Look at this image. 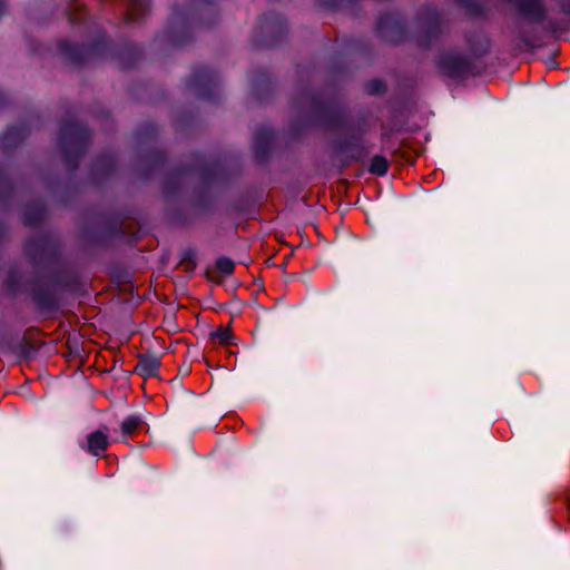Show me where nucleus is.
Returning a JSON list of instances; mask_svg holds the SVG:
<instances>
[{
  "label": "nucleus",
  "mask_w": 570,
  "mask_h": 570,
  "mask_svg": "<svg viewBox=\"0 0 570 570\" xmlns=\"http://www.w3.org/2000/svg\"><path fill=\"white\" fill-rule=\"evenodd\" d=\"M7 286L10 288H16L19 284V279L14 273H10L7 277Z\"/></svg>",
  "instance_id": "obj_41"
},
{
  "label": "nucleus",
  "mask_w": 570,
  "mask_h": 570,
  "mask_svg": "<svg viewBox=\"0 0 570 570\" xmlns=\"http://www.w3.org/2000/svg\"><path fill=\"white\" fill-rule=\"evenodd\" d=\"M293 107L297 111H304L308 107L305 118L296 117L288 126V136L294 141H301L305 132L313 127L327 130L346 127L344 107L324 100L320 94L309 89H303L293 98Z\"/></svg>",
  "instance_id": "obj_4"
},
{
  "label": "nucleus",
  "mask_w": 570,
  "mask_h": 570,
  "mask_svg": "<svg viewBox=\"0 0 570 570\" xmlns=\"http://www.w3.org/2000/svg\"><path fill=\"white\" fill-rule=\"evenodd\" d=\"M4 225L2 223H0V240L2 239L3 235H4Z\"/></svg>",
  "instance_id": "obj_44"
},
{
  "label": "nucleus",
  "mask_w": 570,
  "mask_h": 570,
  "mask_svg": "<svg viewBox=\"0 0 570 570\" xmlns=\"http://www.w3.org/2000/svg\"><path fill=\"white\" fill-rule=\"evenodd\" d=\"M434 66L443 77L453 80H465L476 75L472 59L456 51H442L434 58Z\"/></svg>",
  "instance_id": "obj_13"
},
{
  "label": "nucleus",
  "mask_w": 570,
  "mask_h": 570,
  "mask_svg": "<svg viewBox=\"0 0 570 570\" xmlns=\"http://www.w3.org/2000/svg\"><path fill=\"white\" fill-rule=\"evenodd\" d=\"M31 51H32L33 53H36V52L38 51L37 47H36V46H32V47H31Z\"/></svg>",
  "instance_id": "obj_46"
},
{
  "label": "nucleus",
  "mask_w": 570,
  "mask_h": 570,
  "mask_svg": "<svg viewBox=\"0 0 570 570\" xmlns=\"http://www.w3.org/2000/svg\"><path fill=\"white\" fill-rule=\"evenodd\" d=\"M508 4L512 6L515 11L523 18H525L532 24H542L543 31L551 36L564 31L560 22L554 19L548 18V10L542 0H503Z\"/></svg>",
  "instance_id": "obj_14"
},
{
  "label": "nucleus",
  "mask_w": 570,
  "mask_h": 570,
  "mask_svg": "<svg viewBox=\"0 0 570 570\" xmlns=\"http://www.w3.org/2000/svg\"><path fill=\"white\" fill-rule=\"evenodd\" d=\"M560 12L570 17V0H557Z\"/></svg>",
  "instance_id": "obj_40"
},
{
  "label": "nucleus",
  "mask_w": 570,
  "mask_h": 570,
  "mask_svg": "<svg viewBox=\"0 0 570 570\" xmlns=\"http://www.w3.org/2000/svg\"><path fill=\"white\" fill-rule=\"evenodd\" d=\"M117 168L116 157L109 153L98 155L91 165L89 180L94 186L104 184Z\"/></svg>",
  "instance_id": "obj_19"
},
{
  "label": "nucleus",
  "mask_w": 570,
  "mask_h": 570,
  "mask_svg": "<svg viewBox=\"0 0 570 570\" xmlns=\"http://www.w3.org/2000/svg\"><path fill=\"white\" fill-rule=\"evenodd\" d=\"M145 421L140 414H129L120 423L122 435L132 436L145 425Z\"/></svg>",
  "instance_id": "obj_31"
},
{
  "label": "nucleus",
  "mask_w": 570,
  "mask_h": 570,
  "mask_svg": "<svg viewBox=\"0 0 570 570\" xmlns=\"http://www.w3.org/2000/svg\"><path fill=\"white\" fill-rule=\"evenodd\" d=\"M366 129L364 124L358 121L355 126L350 128L347 135L332 140L331 149L333 154L342 158L344 167L352 163L363 164L368 155L370 149L364 140Z\"/></svg>",
  "instance_id": "obj_8"
},
{
  "label": "nucleus",
  "mask_w": 570,
  "mask_h": 570,
  "mask_svg": "<svg viewBox=\"0 0 570 570\" xmlns=\"http://www.w3.org/2000/svg\"><path fill=\"white\" fill-rule=\"evenodd\" d=\"M364 89L371 97H382L387 91V85L381 78H373L365 83Z\"/></svg>",
  "instance_id": "obj_35"
},
{
  "label": "nucleus",
  "mask_w": 570,
  "mask_h": 570,
  "mask_svg": "<svg viewBox=\"0 0 570 570\" xmlns=\"http://www.w3.org/2000/svg\"><path fill=\"white\" fill-rule=\"evenodd\" d=\"M14 193V184L8 174L6 166L0 161V205L4 209L11 206Z\"/></svg>",
  "instance_id": "obj_26"
},
{
  "label": "nucleus",
  "mask_w": 570,
  "mask_h": 570,
  "mask_svg": "<svg viewBox=\"0 0 570 570\" xmlns=\"http://www.w3.org/2000/svg\"><path fill=\"white\" fill-rule=\"evenodd\" d=\"M463 8L469 17L481 18L485 14L487 8L482 0H454Z\"/></svg>",
  "instance_id": "obj_32"
},
{
  "label": "nucleus",
  "mask_w": 570,
  "mask_h": 570,
  "mask_svg": "<svg viewBox=\"0 0 570 570\" xmlns=\"http://www.w3.org/2000/svg\"><path fill=\"white\" fill-rule=\"evenodd\" d=\"M183 125H184V120H183V119H179V120L177 121L176 129H177V130H180V128L183 127Z\"/></svg>",
  "instance_id": "obj_45"
},
{
  "label": "nucleus",
  "mask_w": 570,
  "mask_h": 570,
  "mask_svg": "<svg viewBox=\"0 0 570 570\" xmlns=\"http://www.w3.org/2000/svg\"><path fill=\"white\" fill-rule=\"evenodd\" d=\"M249 90L256 101L262 105L272 98L275 90V82L265 69H258L249 78Z\"/></svg>",
  "instance_id": "obj_20"
},
{
  "label": "nucleus",
  "mask_w": 570,
  "mask_h": 570,
  "mask_svg": "<svg viewBox=\"0 0 570 570\" xmlns=\"http://www.w3.org/2000/svg\"><path fill=\"white\" fill-rule=\"evenodd\" d=\"M196 158L198 159L197 175L200 183L197 187L206 188L215 196L210 187L226 180L227 171L218 158H207L199 151L196 153Z\"/></svg>",
  "instance_id": "obj_17"
},
{
  "label": "nucleus",
  "mask_w": 570,
  "mask_h": 570,
  "mask_svg": "<svg viewBox=\"0 0 570 570\" xmlns=\"http://www.w3.org/2000/svg\"><path fill=\"white\" fill-rule=\"evenodd\" d=\"M159 127L153 122L147 121L138 126L135 131V141L138 150L135 160L136 175L141 180H149L153 176L163 170L167 163L168 157L166 153L159 148H144L158 140Z\"/></svg>",
  "instance_id": "obj_7"
},
{
  "label": "nucleus",
  "mask_w": 570,
  "mask_h": 570,
  "mask_svg": "<svg viewBox=\"0 0 570 570\" xmlns=\"http://www.w3.org/2000/svg\"><path fill=\"white\" fill-rule=\"evenodd\" d=\"M91 139L92 132L86 124L75 119L61 120L57 144L68 169V179L65 183L59 178L47 179L46 184L53 198L63 206L70 205L79 191L73 178Z\"/></svg>",
  "instance_id": "obj_2"
},
{
  "label": "nucleus",
  "mask_w": 570,
  "mask_h": 570,
  "mask_svg": "<svg viewBox=\"0 0 570 570\" xmlns=\"http://www.w3.org/2000/svg\"><path fill=\"white\" fill-rule=\"evenodd\" d=\"M47 208L42 202H33L24 206L22 210V220L26 226H40L46 219Z\"/></svg>",
  "instance_id": "obj_25"
},
{
  "label": "nucleus",
  "mask_w": 570,
  "mask_h": 570,
  "mask_svg": "<svg viewBox=\"0 0 570 570\" xmlns=\"http://www.w3.org/2000/svg\"><path fill=\"white\" fill-rule=\"evenodd\" d=\"M222 77L219 72L207 66H196L188 78L185 87L198 100L206 102H218L220 99Z\"/></svg>",
  "instance_id": "obj_11"
},
{
  "label": "nucleus",
  "mask_w": 570,
  "mask_h": 570,
  "mask_svg": "<svg viewBox=\"0 0 570 570\" xmlns=\"http://www.w3.org/2000/svg\"><path fill=\"white\" fill-rule=\"evenodd\" d=\"M58 56L68 65L82 67L91 61L109 60L120 69H132L144 57V49L132 41L115 42L105 30H100L89 43L59 40Z\"/></svg>",
  "instance_id": "obj_1"
},
{
  "label": "nucleus",
  "mask_w": 570,
  "mask_h": 570,
  "mask_svg": "<svg viewBox=\"0 0 570 570\" xmlns=\"http://www.w3.org/2000/svg\"><path fill=\"white\" fill-rule=\"evenodd\" d=\"M65 12L71 26H87L90 21L88 11L79 1L68 3Z\"/></svg>",
  "instance_id": "obj_29"
},
{
  "label": "nucleus",
  "mask_w": 570,
  "mask_h": 570,
  "mask_svg": "<svg viewBox=\"0 0 570 570\" xmlns=\"http://www.w3.org/2000/svg\"><path fill=\"white\" fill-rule=\"evenodd\" d=\"M124 235L120 222L108 219L101 227L85 226L82 229V238L94 245L105 243L107 239L121 237Z\"/></svg>",
  "instance_id": "obj_18"
},
{
  "label": "nucleus",
  "mask_w": 570,
  "mask_h": 570,
  "mask_svg": "<svg viewBox=\"0 0 570 570\" xmlns=\"http://www.w3.org/2000/svg\"><path fill=\"white\" fill-rule=\"evenodd\" d=\"M42 122L39 115L32 110L28 119H20L18 124L8 126L0 134V150L6 155L18 148L31 134L32 128L41 127Z\"/></svg>",
  "instance_id": "obj_15"
},
{
  "label": "nucleus",
  "mask_w": 570,
  "mask_h": 570,
  "mask_svg": "<svg viewBox=\"0 0 570 570\" xmlns=\"http://www.w3.org/2000/svg\"><path fill=\"white\" fill-rule=\"evenodd\" d=\"M275 140V132L273 129L262 126L257 129L253 138V154L257 164H265L268 161L273 144Z\"/></svg>",
  "instance_id": "obj_21"
},
{
  "label": "nucleus",
  "mask_w": 570,
  "mask_h": 570,
  "mask_svg": "<svg viewBox=\"0 0 570 570\" xmlns=\"http://www.w3.org/2000/svg\"><path fill=\"white\" fill-rule=\"evenodd\" d=\"M191 163L179 164L173 168L171 173H174L181 179L185 176L197 174L198 159L196 158V153L191 154Z\"/></svg>",
  "instance_id": "obj_36"
},
{
  "label": "nucleus",
  "mask_w": 570,
  "mask_h": 570,
  "mask_svg": "<svg viewBox=\"0 0 570 570\" xmlns=\"http://www.w3.org/2000/svg\"><path fill=\"white\" fill-rule=\"evenodd\" d=\"M4 9H6V3L3 0H0V16H2L4 13Z\"/></svg>",
  "instance_id": "obj_43"
},
{
  "label": "nucleus",
  "mask_w": 570,
  "mask_h": 570,
  "mask_svg": "<svg viewBox=\"0 0 570 570\" xmlns=\"http://www.w3.org/2000/svg\"><path fill=\"white\" fill-rule=\"evenodd\" d=\"M443 35V17L439 9L426 7L416 14L412 38L417 48L430 50Z\"/></svg>",
  "instance_id": "obj_9"
},
{
  "label": "nucleus",
  "mask_w": 570,
  "mask_h": 570,
  "mask_svg": "<svg viewBox=\"0 0 570 570\" xmlns=\"http://www.w3.org/2000/svg\"><path fill=\"white\" fill-rule=\"evenodd\" d=\"M376 31L382 40L392 45H399L406 36V20L401 13L386 12L379 18Z\"/></svg>",
  "instance_id": "obj_16"
},
{
  "label": "nucleus",
  "mask_w": 570,
  "mask_h": 570,
  "mask_svg": "<svg viewBox=\"0 0 570 570\" xmlns=\"http://www.w3.org/2000/svg\"><path fill=\"white\" fill-rule=\"evenodd\" d=\"M183 189V179L169 173L163 180V196L165 198L164 215L167 222L178 227H190L198 218L213 212L216 203L208 189L194 186L188 199V208L183 207L175 200Z\"/></svg>",
  "instance_id": "obj_5"
},
{
  "label": "nucleus",
  "mask_w": 570,
  "mask_h": 570,
  "mask_svg": "<svg viewBox=\"0 0 570 570\" xmlns=\"http://www.w3.org/2000/svg\"><path fill=\"white\" fill-rule=\"evenodd\" d=\"M81 287L79 274L72 271L56 272L48 279L35 274L29 279V296L38 313L55 315L61 307L60 293H78Z\"/></svg>",
  "instance_id": "obj_6"
},
{
  "label": "nucleus",
  "mask_w": 570,
  "mask_h": 570,
  "mask_svg": "<svg viewBox=\"0 0 570 570\" xmlns=\"http://www.w3.org/2000/svg\"><path fill=\"white\" fill-rule=\"evenodd\" d=\"M217 271L224 276H230L235 271V263L227 256H219L215 261Z\"/></svg>",
  "instance_id": "obj_38"
},
{
  "label": "nucleus",
  "mask_w": 570,
  "mask_h": 570,
  "mask_svg": "<svg viewBox=\"0 0 570 570\" xmlns=\"http://www.w3.org/2000/svg\"><path fill=\"white\" fill-rule=\"evenodd\" d=\"M356 50V40L354 38L346 41L345 52H336L330 61V72L333 76H342L347 67L345 65V56L352 55Z\"/></svg>",
  "instance_id": "obj_27"
},
{
  "label": "nucleus",
  "mask_w": 570,
  "mask_h": 570,
  "mask_svg": "<svg viewBox=\"0 0 570 570\" xmlns=\"http://www.w3.org/2000/svg\"><path fill=\"white\" fill-rule=\"evenodd\" d=\"M209 337L214 342L223 345H229L234 338L230 327L220 326L216 331L210 332Z\"/></svg>",
  "instance_id": "obj_37"
},
{
  "label": "nucleus",
  "mask_w": 570,
  "mask_h": 570,
  "mask_svg": "<svg viewBox=\"0 0 570 570\" xmlns=\"http://www.w3.org/2000/svg\"><path fill=\"white\" fill-rule=\"evenodd\" d=\"M287 35L288 26L285 17L275 11H268L259 16L252 38L257 48H273L281 45Z\"/></svg>",
  "instance_id": "obj_10"
},
{
  "label": "nucleus",
  "mask_w": 570,
  "mask_h": 570,
  "mask_svg": "<svg viewBox=\"0 0 570 570\" xmlns=\"http://www.w3.org/2000/svg\"><path fill=\"white\" fill-rule=\"evenodd\" d=\"M126 12L121 16V28L127 29L135 23L142 24L150 14L151 0H122Z\"/></svg>",
  "instance_id": "obj_22"
},
{
  "label": "nucleus",
  "mask_w": 570,
  "mask_h": 570,
  "mask_svg": "<svg viewBox=\"0 0 570 570\" xmlns=\"http://www.w3.org/2000/svg\"><path fill=\"white\" fill-rule=\"evenodd\" d=\"M514 36L528 49L537 48L541 41V37L535 31L525 30L520 21L515 23Z\"/></svg>",
  "instance_id": "obj_30"
},
{
  "label": "nucleus",
  "mask_w": 570,
  "mask_h": 570,
  "mask_svg": "<svg viewBox=\"0 0 570 570\" xmlns=\"http://www.w3.org/2000/svg\"><path fill=\"white\" fill-rule=\"evenodd\" d=\"M390 169V163L385 156L377 154L374 155L371 159L370 166L367 168L368 173L375 175L377 177H384Z\"/></svg>",
  "instance_id": "obj_33"
},
{
  "label": "nucleus",
  "mask_w": 570,
  "mask_h": 570,
  "mask_svg": "<svg viewBox=\"0 0 570 570\" xmlns=\"http://www.w3.org/2000/svg\"><path fill=\"white\" fill-rule=\"evenodd\" d=\"M228 209H230V210H235V212H237V213H243V212H245V209H246L245 200H244V199H238V200H236V202H234V203H230V204L228 205Z\"/></svg>",
  "instance_id": "obj_39"
},
{
  "label": "nucleus",
  "mask_w": 570,
  "mask_h": 570,
  "mask_svg": "<svg viewBox=\"0 0 570 570\" xmlns=\"http://www.w3.org/2000/svg\"><path fill=\"white\" fill-rule=\"evenodd\" d=\"M465 40L475 59L485 57L491 50V40L488 36L469 35Z\"/></svg>",
  "instance_id": "obj_28"
},
{
  "label": "nucleus",
  "mask_w": 570,
  "mask_h": 570,
  "mask_svg": "<svg viewBox=\"0 0 570 570\" xmlns=\"http://www.w3.org/2000/svg\"><path fill=\"white\" fill-rule=\"evenodd\" d=\"M218 17L216 0H184L183 4H174L165 29L154 41L173 48L186 46L197 29L215 26Z\"/></svg>",
  "instance_id": "obj_3"
},
{
  "label": "nucleus",
  "mask_w": 570,
  "mask_h": 570,
  "mask_svg": "<svg viewBox=\"0 0 570 570\" xmlns=\"http://www.w3.org/2000/svg\"><path fill=\"white\" fill-rule=\"evenodd\" d=\"M10 102L9 95L2 90H0V109L6 108Z\"/></svg>",
  "instance_id": "obj_42"
},
{
  "label": "nucleus",
  "mask_w": 570,
  "mask_h": 570,
  "mask_svg": "<svg viewBox=\"0 0 570 570\" xmlns=\"http://www.w3.org/2000/svg\"><path fill=\"white\" fill-rule=\"evenodd\" d=\"M109 446L108 428L101 425L94 432H90L85 442H79V448L92 456L105 454Z\"/></svg>",
  "instance_id": "obj_23"
},
{
  "label": "nucleus",
  "mask_w": 570,
  "mask_h": 570,
  "mask_svg": "<svg viewBox=\"0 0 570 570\" xmlns=\"http://www.w3.org/2000/svg\"><path fill=\"white\" fill-rule=\"evenodd\" d=\"M161 366L160 357L155 353H144L138 355V362L134 372L144 379L156 377L159 375Z\"/></svg>",
  "instance_id": "obj_24"
},
{
  "label": "nucleus",
  "mask_w": 570,
  "mask_h": 570,
  "mask_svg": "<svg viewBox=\"0 0 570 570\" xmlns=\"http://www.w3.org/2000/svg\"><path fill=\"white\" fill-rule=\"evenodd\" d=\"M24 254L35 269L56 264L59 259V243L50 234L43 233L24 244Z\"/></svg>",
  "instance_id": "obj_12"
},
{
  "label": "nucleus",
  "mask_w": 570,
  "mask_h": 570,
  "mask_svg": "<svg viewBox=\"0 0 570 570\" xmlns=\"http://www.w3.org/2000/svg\"><path fill=\"white\" fill-rule=\"evenodd\" d=\"M180 264L184 266V272L193 275L197 267V253L194 248L189 247L181 252Z\"/></svg>",
  "instance_id": "obj_34"
}]
</instances>
